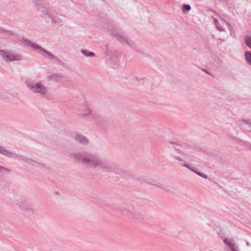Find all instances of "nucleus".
Here are the masks:
<instances>
[{
    "label": "nucleus",
    "mask_w": 251,
    "mask_h": 251,
    "mask_svg": "<svg viewBox=\"0 0 251 251\" xmlns=\"http://www.w3.org/2000/svg\"><path fill=\"white\" fill-rule=\"evenodd\" d=\"M195 173H196L197 174H198V175H199L200 176H201L202 177H203L204 178H207L208 177V176L207 175L198 171L197 170V169L196 170Z\"/></svg>",
    "instance_id": "obj_23"
},
{
    "label": "nucleus",
    "mask_w": 251,
    "mask_h": 251,
    "mask_svg": "<svg viewBox=\"0 0 251 251\" xmlns=\"http://www.w3.org/2000/svg\"><path fill=\"white\" fill-rule=\"evenodd\" d=\"M217 28L218 30H219L220 31H225V29L223 28H222L221 26H218L217 27Z\"/></svg>",
    "instance_id": "obj_34"
},
{
    "label": "nucleus",
    "mask_w": 251,
    "mask_h": 251,
    "mask_svg": "<svg viewBox=\"0 0 251 251\" xmlns=\"http://www.w3.org/2000/svg\"><path fill=\"white\" fill-rule=\"evenodd\" d=\"M245 43L246 45L250 49H251V36L246 35L245 36Z\"/></svg>",
    "instance_id": "obj_17"
},
{
    "label": "nucleus",
    "mask_w": 251,
    "mask_h": 251,
    "mask_svg": "<svg viewBox=\"0 0 251 251\" xmlns=\"http://www.w3.org/2000/svg\"><path fill=\"white\" fill-rule=\"evenodd\" d=\"M44 0H33V2L37 6V10L42 12L44 16L51 17V11L50 8L47 9L46 7L41 3Z\"/></svg>",
    "instance_id": "obj_6"
},
{
    "label": "nucleus",
    "mask_w": 251,
    "mask_h": 251,
    "mask_svg": "<svg viewBox=\"0 0 251 251\" xmlns=\"http://www.w3.org/2000/svg\"><path fill=\"white\" fill-rule=\"evenodd\" d=\"M231 251H237V247L236 246V245L235 244L233 246H232L231 248H229Z\"/></svg>",
    "instance_id": "obj_29"
},
{
    "label": "nucleus",
    "mask_w": 251,
    "mask_h": 251,
    "mask_svg": "<svg viewBox=\"0 0 251 251\" xmlns=\"http://www.w3.org/2000/svg\"><path fill=\"white\" fill-rule=\"evenodd\" d=\"M0 153L9 157H11V156H12V152L6 150L3 147H2V149L0 151Z\"/></svg>",
    "instance_id": "obj_15"
},
{
    "label": "nucleus",
    "mask_w": 251,
    "mask_h": 251,
    "mask_svg": "<svg viewBox=\"0 0 251 251\" xmlns=\"http://www.w3.org/2000/svg\"><path fill=\"white\" fill-rule=\"evenodd\" d=\"M202 71H203V72H204L205 73H206V74H208V75H212V76H213V75H212L210 72H209L208 71H207L206 70H205V69H202Z\"/></svg>",
    "instance_id": "obj_36"
},
{
    "label": "nucleus",
    "mask_w": 251,
    "mask_h": 251,
    "mask_svg": "<svg viewBox=\"0 0 251 251\" xmlns=\"http://www.w3.org/2000/svg\"><path fill=\"white\" fill-rule=\"evenodd\" d=\"M0 33H2L4 35H6L10 37L14 36V32L12 31L4 29L2 27H0Z\"/></svg>",
    "instance_id": "obj_9"
},
{
    "label": "nucleus",
    "mask_w": 251,
    "mask_h": 251,
    "mask_svg": "<svg viewBox=\"0 0 251 251\" xmlns=\"http://www.w3.org/2000/svg\"><path fill=\"white\" fill-rule=\"evenodd\" d=\"M98 117L99 116L98 115H95V117H93V118L94 119L95 121L97 123L99 122Z\"/></svg>",
    "instance_id": "obj_33"
},
{
    "label": "nucleus",
    "mask_w": 251,
    "mask_h": 251,
    "mask_svg": "<svg viewBox=\"0 0 251 251\" xmlns=\"http://www.w3.org/2000/svg\"><path fill=\"white\" fill-rule=\"evenodd\" d=\"M214 22L215 24H217L218 23V21L216 18H214Z\"/></svg>",
    "instance_id": "obj_38"
},
{
    "label": "nucleus",
    "mask_w": 251,
    "mask_h": 251,
    "mask_svg": "<svg viewBox=\"0 0 251 251\" xmlns=\"http://www.w3.org/2000/svg\"><path fill=\"white\" fill-rule=\"evenodd\" d=\"M75 141L81 144L86 145L88 144V139L84 135L77 134L75 136Z\"/></svg>",
    "instance_id": "obj_8"
},
{
    "label": "nucleus",
    "mask_w": 251,
    "mask_h": 251,
    "mask_svg": "<svg viewBox=\"0 0 251 251\" xmlns=\"http://www.w3.org/2000/svg\"><path fill=\"white\" fill-rule=\"evenodd\" d=\"M112 25H108L106 27L109 30L111 31V35L115 37L119 42L123 44H127L131 48L136 49V45L134 43H130L127 40V37L125 35L124 33H122L114 29V26L111 24Z\"/></svg>",
    "instance_id": "obj_3"
},
{
    "label": "nucleus",
    "mask_w": 251,
    "mask_h": 251,
    "mask_svg": "<svg viewBox=\"0 0 251 251\" xmlns=\"http://www.w3.org/2000/svg\"><path fill=\"white\" fill-rule=\"evenodd\" d=\"M212 12H214V13H216V12H215V11H214V10H212Z\"/></svg>",
    "instance_id": "obj_40"
},
{
    "label": "nucleus",
    "mask_w": 251,
    "mask_h": 251,
    "mask_svg": "<svg viewBox=\"0 0 251 251\" xmlns=\"http://www.w3.org/2000/svg\"><path fill=\"white\" fill-rule=\"evenodd\" d=\"M0 153L9 157H11V156H12V152L6 150L3 147H2V149L0 151Z\"/></svg>",
    "instance_id": "obj_14"
},
{
    "label": "nucleus",
    "mask_w": 251,
    "mask_h": 251,
    "mask_svg": "<svg viewBox=\"0 0 251 251\" xmlns=\"http://www.w3.org/2000/svg\"><path fill=\"white\" fill-rule=\"evenodd\" d=\"M66 80H67L68 83L67 84L63 83V85L67 87H69L70 86H71V83L69 79H66Z\"/></svg>",
    "instance_id": "obj_30"
},
{
    "label": "nucleus",
    "mask_w": 251,
    "mask_h": 251,
    "mask_svg": "<svg viewBox=\"0 0 251 251\" xmlns=\"http://www.w3.org/2000/svg\"><path fill=\"white\" fill-rule=\"evenodd\" d=\"M162 189L164 190V191H165L167 192H169V193L172 192V191L170 189V188L167 185H163V186Z\"/></svg>",
    "instance_id": "obj_26"
},
{
    "label": "nucleus",
    "mask_w": 251,
    "mask_h": 251,
    "mask_svg": "<svg viewBox=\"0 0 251 251\" xmlns=\"http://www.w3.org/2000/svg\"><path fill=\"white\" fill-rule=\"evenodd\" d=\"M19 156V154H18L16 153H13L12 152V156H11V158H13L15 159H17L18 157Z\"/></svg>",
    "instance_id": "obj_27"
},
{
    "label": "nucleus",
    "mask_w": 251,
    "mask_h": 251,
    "mask_svg": "<svg viewBox=\"0 0 251 251\" xmlns=\"http://www.w3.org/2000/svg\"><path fill=\"white\" fill-rule=\"evenodd\" d=\"M171 156L172 157H173V158H174L176 159L178 161H182V159L180 157H179V156H176V155H174L173 154H171Z\"/></svg>",
    "instance_id": "obj_28"
},
{
    "label": "nucleus",
    "mask_w": 251,
    "mask_h": 251,
    "mask_svg": "<svg viewBox=\"0 0 251 251\" xmlns=\"http://www.w3.org/2000/svg\"><path fill=\"white\" fill-rule=\"evenodd\" d=\"M0 55L7 62L20 61L22 59V55L20 54H13L3 50H0Z\"/></svg>",
    "instance_id": "obj_5"
},
{
    "label": "nucleus",
    "mask_w": 251,
    "mask_h": 251,
    "mask_svg": "<svg viewBox=\"0 0 251 251\" xmlns=\"http://www.w3.org/2000/svg\"><path fill=\"white\" fill-rule=\"evenodd\" d=\"M71 158L75 162L89 166L91 168H98L103 173H114L120 174L121 170L108 160L100 157L98 154L87 151H81L72 153Z\"/></svg>",
    "instance_id": "obj_1"
},
{
    "label": "nucleus",
    "mask_w": 251,
    "mask_h": 251,
    "mask_svg": "<svg viewBox=\"0 0 251 251\" xmlns=\"http://www.w3.org/2000/svg\"><path fill=\"white\" fill-rule=\"evenodd\" d=\"M49 18H50L51 20V22L52 24H59L61 23V20L58 18L57 17H56L55 16H53L52 15V13H51V17H48Z\"/></svg>",
    "instance_id": "obj_16"
},
{
    "label": "nucleus",
    "mask_w": 251,
    "mask_h": 251,
    "mask_svg": "<svg viewBox=\"0 0 251 251\" xmlns=\"http://www.w3.org/2000/svg\"><path fill=\"white\" fill-rule=\"evenodd\" d=\"M134 218H137L139 221H143L144 219L143 216L140 213H134L133 214Z\"/></svg>",
    "instance_id": "obj_20"
},
{
    "label": "nucleus",
    "mask_w": 251,
    "mask_h": 251,
    "mask_svg": "<svg viewBox=\"0 0 251 251\" xmlns=\"http://www.w3.org/2000/svg\"><path fill=\"white\" fill-rule=\"evenodd\" d=\"M246 61L251 66V51L247 50L245 52Z\"/></svg>",
    "instance_id": "obj_13"
},
{
    "label": "nucleus",
    "mask_w": 251,
    "mask_h": 251,
    "mask_svg": "<svg viewBox=\"0 0 251 251\" xmlns=\"http://www.w3.org/2000/svg\"><path fill=\"white\" fill-rule=\"evenodd\" d=\"M27 203L26 201H23L20 202L18 203V206L20 208L23 209L24 208V206H25Z\"/></svg>",
    "instance_id": "obj_22"
},
{
    "label": "nucleus",
    "mask_w": 251,
    "mask_h": 251,
    "mask_svg": "<svg viewBox=\"0 0 251 251\" xmlns=\"http://www.w3.org/2000/svg\"><path fill=\"white\" fill-rule=\"evenodd\" d=\"M246 244H247V245H250L249 243L248 242H247Z\"/></svg>",
    "instance_id": "obj_39"
},
{
    "label": "nucleus",
    "mask_w": 251,
    "mask_h": 251,
    "mask_svg": "<svg viewBox=\"0 0 251 251\" xmlns=\"http://www.w3.org/2000/svg\"><path fill=\"white\" fill-rule=\"evenodd\" d=\"M183 166L187 167V168H188L189 169L191 170L192 172H195V173L197 170V169L195 167H191L190 165H189L187 163L184 164Z\"/></svg>",
    "instance_id": "obj_21"
},
{
    "label": "nucleus",
    "mask_w": 251,
    "mask_h": 251,
    "mask_svg": "<svg viewBox=\"0 0 251 251\" xmlns=\"http://www.w3.org/2000/svg\"><path fill=\"white\" fill-rule=\"evenodd\" d=\"M2 170H6L7 171H9L10 170L6 168H4V167H1L0 166V172Z\"/></svg>",
    "instance_id": "obj_35"
},
{
    "label": "nucleus",
    "mask_w": 251,
    "mask_h": 251,
    "mask_svg": "<svg viewBox=\"0 0 251 251\" xmlns=\"http://www.w3.org/2000/svg\"><path fill=\"white\" fill-rule=\"evenodd\" d=\"M240 122H242L243 123H244L245 124H247V125H250L251 122V120H250V119H243V118H242L241 119H240Z\"/></svg>",
    "instance_id": "obj_24"
},
{
    "label": "nucleus",
    "mask_w": 251,
    "mask_h": 251,
    "mask_svg": "<svg viewBox=\"0 0 251 251\" xmlns=\"http://www.w3.org/2000/svg\"><path fill=\"white\" fill-rule=\"evenodd\" d=\"M218 40H220L221 42H224L225 41V39H222V38H219L218 39Z\"/></svg>",
    "instance_id": "obj_37"
},
{
    "label": "nucleus",
    "mask_w": 251,
    "mask_h": 251,
    "mask_svg": "<svg viewBox=\"0 0 251 251\" xmlns=\"http://www.w3.org/2000/svg\"><path fill=\"white\" fill-rule=\"evenodd\" d=\"M153 185H155V186H156L157 187L160 188V189H162L163 186V184H160V183H158V184H152Z\"/></svg>",
    "instance_id": "obj_31"
},
{
    "label": "nucleus",
    "mask_w": 251,
    "mask_h": 251,
    "mask_svg": "<svg viewBox=\"0 0 251 251\" xmlns=\"http://www.w3.org/2000/svg\"><path fill=\"white\" fill-rule=\"evenodd\" d=\"M27 87L33 93L39 94L44 98L48 99L49 94L48 93L47 88L40 82L28 83Z\"/></svg>",
    "instance_id": "obj_4"
},
{
    "label": "nucleus",
    "mask_w": 251,
    "mask_h": 251,
    "mask_svg": "<svg viewBox=\"0 0 251 251\" xmlns=\"http://www.w3.org/2000/svg\"><path fill=\"white\" fill-rule=\"evenodd\" d=\"M20 41L25 46L32 47L33 49L35 50L39 54L42 55L44 57L51 60H53L54 63L58 65H61L62 64V61L56 56L43 48L38 44L32 42L30 40L25 38H22L20 40Z\"/></svg>",
    "instance_id": "obj_2"
},
{
    "label": "nucleus",
    "mask_w": 251,
    "mask_h": 251,
    "mask_svg": "<svg viewBox=\"0 0 251 251\" xmlns=\"http://www.w3.org/2000/svg\"><path fill=\"white\" fill-rule=\"evenodd\" d=\"M227 26L230 31V36L233 38H236V33L234 29V27L231 25V24L228 22L226 23Z\"/></svg>",
    "instance_id": "obj_10"
},
{
    "label": "nucleus",
    "mask_w": 251,
    "mask_h": 251,
    "mask_svg": "<svg viewBox=\"0 0 251 251\" xmlns=\"http://www.w3.org/2000/svg\"><path fill=\"white\" fill-rule=\"evenodd\" d=\"M191 6L189 4H184L182 6V10L184 13H186L191 10Z\"/></svg>",
    "instance_id": "obj_18"
},
{
    "label": "nucleus",
    "mask_w": 251,
    "mask_h": 251,
    "mask_svg": "<svg viewBox=\"0 0 251 251\" xmlns=\"http://www.w3.org/2000/svg\"><path fill=\"white\" fill-rule=\"evenodd\" d=\"M85 111H86V113H82V114H81V115L83 117H85L87 115L89 114V113L91 112V110L88 107H86V110Z\"/></svg>",
    "instance_id": "obj_25"
},
{
    "label": "nucleus",
    "mask_w": 251,
    "mask_h": 251,
    "mask_svg": "<svg viewBox=\"0 0 251 251\" xmlns=\"http://www.w3.org/2000/svg\"><path fill=\"white\" fill-rule=\"evenodd\" d=\"M175 150H176V151L178 153L181 154H182V155H184V153H183V152L182 151H181V150H179V149H176V148H175Z\"/></svg>",
    "instance_id": "obj_32"
},
{
    "label": "nucleus",
    "mask_w": 251,
    "mask_h": 251,
    "mask_svg": "<svg viewBox=\"0 0 251 251\" xmlns=\"http://www.w3.org/2000/svg\"><path fill=\"white\" fill-rule=\"evenodd\" d=\"M81 52L85 56L88 57L94 56L95 55L94 52L90 51L85 49H82L80 50Z\"/></svg>",
    "instance_id": "obj_12"
},
{
    "label": "nucleus",
    "mask_w": 251,
    "mask_h": 251,
    "mask_svg": "<svg viewBox=\"0 0 251 251\" xmlns=\"http://www.w3.org/2000/svg\"><path fill=\"white\" fill-rule=\"evenodd\" d=\"M169 143L176 145V146H182V142L180 141H173V140H169L168 141Z\"/></svg>",
    "instance_id": "obj_19"
},
{
    "label": "nucleus",
    "mask_w": 251,
    "mask_h": 251,
    "mask_svg": "<svg viewBox=\"0 0 251 251\" xmlns=\"http://www.w3.org/2000/svg\"><path fill=\"white\" fill-rule=\"evenodd\" d=\"M233 240L232 238H228L227 237L225 238L224 240L225 244L227 245L229 248L235 244L233 243Z\"/></svg>",
    "instance_id": "obj_11"
},
{
    "label": "nucleus",
    "mask_w": 251,
    "mask_h": 251,
    "mask_svg": "<svg viewBox=\"0 0 251 251\" xmlns=\"http://www.w3.org/2000/svg\"><path fill=\"white\" fill-rule=\"evenodd\" d=\"M17 160L19 161H25L33 166L43 168L45 167L43 164L40 163L32 158H28L23 155H19Z\"/></svg>",
    "instance_id": "obj_7"
}]
</instances>
